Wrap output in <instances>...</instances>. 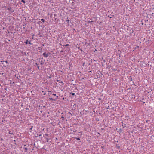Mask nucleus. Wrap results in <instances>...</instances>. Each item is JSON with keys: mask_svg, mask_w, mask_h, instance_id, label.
<instances>
[{"mask_svg": "<svg viewBox=\"0 0 154 154\" xmlns=\"http://www.w3.org/2000/svg\"><path fill=\"white\" fill-rule=\"evenodd\" d=\"M43 55L44 57L47 58L48 56L49 55L47 53L44 52V53H43Z\"/></svg>", "mask_w": 154, "mask_h": 154, "instance_id": "1", "label": "nucleus"}, {"mask_svg": "<svg viewBox=\"0 0 154 154\" xmlns=\"http://www.w3.org/2000/svg\"><path fill=\"white\" fill-rule=\"evenodd\" d=\"M68 22V25L69 26H72V23L71 22V21L70 20H66Z\"/></svg>", "mask_w": 154, "mask_h": 154, "instance_id": "2", "label": "nucleus"}, {"mask_svg": "<svg viewBox=\"0 0 154 154\" xmlns=\"http://www.w3.org/2000/svg\"><path fill=\"white\" fill-rule=\"evenodd\" d=\"M38 50H39V51H42V48L41 47H38Z\"/></svg>", "mask_w": 154, "mask_h": 154, "instance_id": "3", "label": "nucleus"}, {"mask_svg": "<svg viewBox=\"0 0 154 154\" xmlns=\"http://www.w3.org/2000/svg\"><path fill=\"white\" fill-rule=\"evenodd\" d=\"M32 128H33V126H32L29 130V131H30L31 132L32 131Z\"/></svg>", "mask_w": 154, "mask_h": 154, "instance_id": "4", "label": "nucleus"}, {"mask_svg": "<svg viewBox=\"0 0 154 154\" xmlns=\"http://www.w3.org/2000/svg\"><path fill=\"white\" fill-rule=\"evenodd\" d=\"M28 41L27 40L26 42H24L26 44H28Z\"/></svg>", "mask_w": 154, "mask_h": 154, "instance_id": "5", "label": "nucleus"}, {"mask_svg": "<svg viewBox=\"0 0 154 154\" xmlns=\"http://www.w3.org/2000/svg\"><path fill=\"white\" fill-rule=\"evenodd\" d=\"M11 12V13H12L14 11L11 9V10H9Z\"/></svg>", "mask_w": 154, "mask_h": 154, "instance_id": "6", "label": "nucleus"}, {"mask_svg": "<svg viewBox=\"0 0 154 154\" xmlns=\"http://www.w3.org/2000/svg\"><path fill=\"white\" fill-rule=\"evenodd\" d=\"M75 139L78 140H80V139L79 138L76 137Z\"/></svg>", "mask_w": 154, "mask_h": 154, "instance_id": "7", "label": "nucleus"}, {"mask_svg": "<svg viewBox=\"0 0 154 154\" xmlns=\"http://www.w3.org/2000/svg\"><path fill=\"white\" fill-rule=\"evenodd\" d=\"M88 22L89 23H92L93 22V21H88Z\"/></svg>", "mask_w": 154, "mask_h": 154, "instance_id": "8", "label": "nucleus"}, {"mask_svg": "<svg viewBox=\"0 0 154 154\" xmlns=\"http://www.w3.org/2000/svg\"><path fill=\"white\" fill-rule=\"evenodd\" d=\"M24 149L26 151H27V150H28V149L27 148H25Z\"/></svg>", "mask_w": 154, "mask_h": 154, "instance_id": "9", "label": "nucleus"}, {"mask_svg": "<svg viewBox=\"0 0 154 154\" xmlns=\"http://www.w3.org/2000/svg\"><path fill=\"white\" fill-rule=\"evenodd\" d=\"M71 94L72 96H74L75 95V94L74 93H71Z\"/></svg>", "mask_w": 154, "mask_h": 154, "instance_id": "10", "label": "nucleus"}, {"mask_svg": "<svg viewBox=\"0 0 154 154\" xmlns=\"http://www.w3.org/2000/svg\"><path fill=\"white\" fill-rule=\"evenodd\" d=\"M21 2H23L24 3H25V2L24 0H21Z\"/></svg>", "mask_w": 154, "mask_h": 154, "instance_id": "11", "label": "nucleus"}, {"mask_svg": "<svg viewBox=\"0 0 154 154\" xmlns=\"http://www.w3.org/2000/svg\"><path fill=\"white\" fill-rule=\"evenodd\" d=\"M50 99L52 101H55V99H53V98H50Z\"/></svg>", "mask_w": 154, "mask_h": 154, "instance_id": "12", "label": "nucleus"}, {"mask_svg": "<svg viewBox=\"0 0 154 154\" xmlns=\"http://www.w3.org/2000/svg\"><path fill=\"white\" fill-rule=\"evenodd\" d=\"M61 116V118H62L63 119V120L64 118V117L63 116Z\"/></svg>", "mask_w": 154, "mask_h": 154, "instance_id": "13", "label": "nucleus"}, {"mask_svg": "<svg viewBox=\"0 0 154 154\" xmlns=\"http://www.w3.org/2000/svg\"><path fill=\"white\" fill-rule=\"evenodd\" d=\"M7 9L8 10H11V8H7Z\"/></svg>", "mask_w": 154, "mask_h": 154, "instance_id": "14", "label": "nucleus"}, {"mask_svg": "<svg viewBox=\"0 0 154 154\" xmlns=\"http://www.w3.org/2000/svg\"><path fill=\"white\" fill-rule=\"evenodd\" d=\"M122 122V126L123 127H124V125H123V122Z\"/></svg>", "mask_w": 154, "mask_h": 154, "instance_id": "15", "label": "nucleus"}, {"mask_svg": "<svg viewBox=\"0 0 154 154\" xmlns=\"http://www.w3.org/2000/svg\"><path fill=\"white\" fill-rule=\"evenodd\" d=\"M35 65H37V66H38V65H39V64L37 63H35Z\"/></svg>", "mask_w": 154, "mask_h": 154, "instance_id": "16", "label": "nucleus"}, {"mask_svg": "<svg viewBox=\"0 0 154 154\" xmlns=\"http://www.w3.org/2000/svg\"><path fill=\"white\" fill-rule=\"evenodd\" d=\"M68 45H69V44H67L66 45H65V46H68Z\"/></svg>", "mask_w": 154, "mask_h": 154, "instance_id": "17", "label": "nucleus"}, {"mask_svg": "<svg viewBox=\"0 0 154 154\" xmlns=\"http://www.w3.org/2000/svg\"><path fill=\"white\" fill-rule=\"evenodd\" d=\"M37 68H38V69H39V66H38Z\"/></svg>", "mask_w": 154, "mask_h": 154, "instance_id": "18", "label": "nucleus"}, {"mask_svg": "<svg viewBox=\"0 0 154 154\" xmlns=\"http://www.w3.org/2000/svg\"><path fill=\"white\" fill-rule=\"evenodd\" d=\"M52 94L54 96H56V94Z\"/></svg>", "mask_w": 154, "mask_h": 154, "instance_id": "19", "label": "nucleus"}, {"mask_svg": "<svg viewBox=\"0 0 154 154\" xmlns=\"http://www.w3.org/2000/svg\"><path fill=\"white\" fill-rule=\"evenodd\" d=\"M28 44H31V42H28Z\"/></svg>", "mask_w": 154, "mask_h": 154, "instance_id": "20", "label": "nucleus"}, {"mask_svg": "<svg viewBox=\"0 0 154 154\" xmlns=\"http://www.w3.org/2000/svg\"><path fill=\"white\" fill-rule=\"evenodd\" d=\"M4 62H5L6 63H8V62L7 61H4Z\"/></svg>", "mask_w": 154, "mask_h": 154, "instance_id": "21", "label": "nucleus"}, {"mask_svg": "<svg viewBox=\"0 0 154 154\" xmlns=\"http://www.w3.org/2000/svg\"><path fill=\"white\" fill-rule=\"evenodd\" d=\"M43 22H44V20H41Z\"/></svg>", "mask_w": 154, "mask_h": 154, "instance_id": "22", "label": "nucleus"}, {"mask_svg": "<svg viewBox=\"0 0 154 154\" xmlns=\"http://www.w3.org/2000/svg\"><path fill=\"white\" fill-rule=\"evenodd\" d=\"M42 64H43L42 61H41V65H42Z\"/></svg>", "mask_w": 154, "mask_h": 154, "instance_id": "23", "label": "nucleus"}, {"mask_svg": "<svg viewBox=\"0 0 154 154\" xmlns=\"http://www.w3.org/2000/svg\"><path fill=\"white\" fill-rule=\"evenodd\" d=\"M32 37H33V36H35V35H34V34H32Z\"/></svg>", "mask_w": 154, "mask_h": 154, "instance_id": "24", "label": "nucleus"}, {"mask_svg": "<svg viewBox=\"0 0 154 154\" xmlns=\"http://www.w3.org/2000/svg\"><path fill=\"white\" fill-rule=\"evenodd\" d=\"M60 82H61V83H62L63 84V82L61 81Z\"/></svg>", "mask_w": 154, "mask_h": 154, "instance_id": "25", "label": "nucleus"}, {"mask_svg": "<svg viewBox=\"0 0 154 154\" xmlns=\"http://www.w3.org/2000/svg\"><path fill=\"white\" fill-rule=\"evenodd\" d=\"M42 46H44V44H42Z\"/></svg>", "mask_w": 154, "mask_h": 154, "instance_id": "26", "label": "nucleus"}, {"mask_svg": "<svg viewBox=\"0 0 154 154\" xmlns=\"http://www.w3.org/2000/svg\"><path fill=\"white\" fill-rule=\"evenodd\" d=\"M81 51H82V50H81Z\"/></svg>", "mask_w": 154, "mask_h": 154, "instance_id": "27", "label": "nucleus"}, {"mask_svg": "<svg viewBox=\"0 0 154 154\" xmlns=\"http://www.w3.org/2000/svg\"><path fill=\"white\" fill-rule=\"evenodd\" d=\"M32 39H33V37H32Z\"/></svg>", "mask_w": 154, "mask_h": 154, "instance_id": "28", "label": "nucleus"}, {"mask_svg": "<svg viewBox=\"0 0 154 154\" xmlns=\"http://www.w3.org/2000/svg\"><path fill=\"white\" fill-rule=\"evenodd\" d=\"M124 126H125V124H124Z\"/></svg>", "mask_w": 154, "mask_h": 154, "instance_id": "29", "label": "nucleus"}, {"mask_svg": "<svg viewBox=\"0 0 154 154\" xmlns=\"http://www.w3.org/2000/svg\"><path fill=\"white\" fill-rule=\"evenodd\" d=\"M141 24H142V25H143V23H141Z\"/></svg>", "mask_w": 154, "mask_h": 154, "instance_id": "30", "label": "nucleus"}, {"mask_svg": "<svg viewBox=\"0 0 154 154\" xmlns=\"http://www.w3.org/2000/svg\"><path fill=\"white\" fill-rule=\"evenodd\" d=\"M48 92H51V91H48Z\"/></svg>", "mask_w": 154, "mask_h": 154, "instance_id": "31", "label": "nucleus"}, {"mask_svg": "<svg viewBox=\"0 0 154 154\" xmlns=\"http://www.w3.org/2000/svg\"><path fill=\"white\" fill-rule=\"evenodd\" d=\"M63 114V113H62V114Z\"/></svg>", "mask_w": 154, "mask_h": 154, "instance_id": "32", "label": "nucleus"}, {"mask_svg": "<svg viewBox=\"0 0 154 154\" xmlns=\"http://www.w3.org/2000/svg\"><path fill=\"white\" fill-rule=\"evenodd\" d=\"M28 109V108H27V109Z\"/></svg>", "mask_w": 154, "mask_h": 154, "instance_id": "33", "label": "nucleus"}, {"mask_svg": "<svg viewBox=\"0 0 154 154\" xmlns=\"http://www.w3.org/2000/svg\"><path fill=\"white\" fill-rule=\"evenodd\" d=\"M5 7H6V6H5L4 7V8H5Z\"/></svg>", "mask_w": 154, "mask_h": 154, "instance_id": "34", "label": "nucleus"}]
</instances>
